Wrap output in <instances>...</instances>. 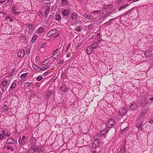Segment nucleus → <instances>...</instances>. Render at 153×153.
<instances>
[{
    "instance_id": "obj_61",
    "label": "nucleus",
    "mask_w": 153,
    "mask_h": 153,
    "mask_svg": "<svg viewBox=\"0 0 153 153\" xmlns=\"http://www.w3.org/2000/svg\"><path fill=\"white\" fill-rule=\"evenodd\" d=\"M45 62H43V63H42L41 64V65H45V64L44 63Z\"/></svg>"
},
{
    "instance_id": "obj_32",
    "label": "nucleus",
    "mask_w": 153,
    "mask_h": 153,
    "mask_svg": "<svg viewBox=\"0 0 153 153\" xmlns=\"http://www.w3.org/2000/svg\"><path fill=\"white\" fill-rule=\"evenodd\" d=\"M34 149L35 150V153L40 152L42 150V148L40 147H37L36 148H34Z\"/></svg>"
},
{
    "instance_id": "obj_15",
    "label": "nucleus",
    "mask_w": 153,
    "mask_h": 153,
    "mask_svg": "<svg viewBox=\"0 0 153 153\" xmlns=\"http://www.w3.org/2000/svg\"><path fill=\"white\" fill-rule=\"evenodd\" d=\"M60 90L64 92L67 91L68 89V88L67 86L65 85H63L60 87Z\"/></svg>"
},
{
    "instance_id": "obj_24",
    "label": "nucleus",
    "mask_w": 153,
    "mask_h": 153,
    "mask_svg": "<svg viewBox=\"0 0 153 153\" xmlns=\"http://www.w3.org/2000/svg\"><path fill=\"white\" fill-rule=\"evenodd\" d=\"M35 150L34 148H29L27 151V153H35Z\"/></svg>"
},
{
    "instance_id": "obj_14",
    "label": "nucleus",
    "mask_w": 153,
    "mask_h": 153,
    "mask_svg": "<svg viewBox=\"0 0 153 153\" xmlns=\"http://www.w3.org/2000/svg\"><path fill=\"white\" fill-rule=\"evenodd\" d=\"M56 32L57 30L55 29L51 30L48 32L47 35L48 37L51 36H53V32L54 33H56Z\"/></svg>"
},
{
    "instance_id": "obj_25",
    "label": "nucleus",
    "mask_w": 153,
    "mask_h": 153,
    "mask_svg": "<svg viewBox=\"0 0 153 153\" xmlns=\"http://www.w3.org/2000/svg\"><path fill=\"white\" fill-rule=\"evenodd\" d=\"M94 48H87L86 49L87 53L88 54H90L93 51Z\"/></svg>"
},
{
    "instance_id": "obj_49",
    "label": "nucleus",
    "mask_w": 153,
    "mask_h": 153,
    "mask_svg": "<svg viewBox=\"0 0 153 153\" xmlns=\"http://www.w3.org/2000/svg\"><path fill=\"white\" fill-rule=\"evenodd\" d=\"M100 12V11L99 10H95L92 13H99Z\"/></svg>"
},
{
    "instance_id": "obj_48",
    "label": "nucleus",
    "mask_w": 153,
    "mask_h": 153,
    "mask_svg": "<svg viewBox=\"0 0 153 153\" xmlns=\"http://www.w3.org/2000/svg\"><path fill=\"white\" fill-rule=\"evenodd\" d=\"M25 80L23 81L22 80H20L19 81L18 83L19 84H20L22 83L23 82H25Z\"/></svg>"
},
{
    "instance_id": "obj_22",
    "label": "nucleus",
    "mask_w": 153,
    "mask_h": 153,
    "mask_svg": "<svg viewBox=\"0 0 153 153\" xmlns=\"http://www.w3.org/2000/svg\"><path fill=\"white\" fill-rule=\"evenodd\" d=\"M27 26L28 27V29L30 30H33L35 29L33 25L31 24H27Z\"/></svg>"
},
{
    "instance_id": "obj_46",
    "label": "nucleus",
    "mask_w": 153,
    "mask_h": 153,
    "mask_svg": "<svg viewBox=\"0 0 153 153\" xmlns=\"http://www.w3.org/2000/svg\"><path fill=\"white\" fill-rule=\"evenodd\" d=\"M3 108L4 109H5V111H7V105H4L3 106Z\"/></svg>"
},
{
    "instance_id": "obj_7",
    "label": "nucleus",
    "mask_w": 153,
    "mask_h": 153,
    "mask_svg": "<svg viewBox=\"0 0 153 153\" xmlns=\"http://www.w3.org/2000/svg\"><path fill=\"white\" fill-rule=\"evenodd\" d=\"M2 133L4 136L7 137H9L10 135V132L8 129H4L3 130Z\"/></svg>"
},
{
    "instance_id": "obj_20",
    "label": "nucleus",
    "mask_w": 153,
    "mask_h": 153,
    "mask_svg": "<svg viewBox=\"0 0 153 153\" xmlns=\"http://www.w3.org/2000/svg\"><path fill=\"white\" fill-rule=\"evenodd\" d=\"M45 31V29L42 27H40L38 28L37 32L38 33L42 34L44 33Z\"/></svg>"
},
{
    "instance_id": "obj_62",
    "label": "nucleus",
    "mask_w": 153,
    "mask_h": 153,
    "mask_svg": "<svg viewBox=\"0 0 153 153\" xmlns=\"http://www.w3.org/2000/svg\"><path fill=\"white\" fill-rule=\"evenodd\" d=\"M6 17H7V18H8V19H10V17L9 16H7Z\"/></svg>"
},
{
    "instance_id": "obj_43",
    "label": "nucleus",
    "mask_w": 153,
    "mask_h": 153,
    "mask_svg": "<svg viewBox=\"0 0 153 153\" xmlns=\"http://www.w3.org/2000/svg\"><path fill=\"white\" fill-rule=\"evenodd\" d=\"M128 126L127 127L123 129V132H124V133L126 132L128 130Z\"/></svg>"
},
{
    "instance_id": "obj_13",
    "label": "nucleus",
    "mask_w": 153,
    "mask_h": 153,
    "mask_svg": "<svg viewBox=\"0 0 153 153\" xmlns=\"http://www.w3.org/2000/svg\"><path fill=\"white\" fill-rule=\"evenodd\" d=\"M109 130V129L106 128V127L104 130L101 131L100 133V135L101 136L105 135L106 133H108Z\"/></svg>"
},
{
    "instance_id": "obj_39",
    "label": "nucleus",
    "mask_w": 153,
    "mask_h": 153,
    "mask_svg": "<svg viewBox=\"0 0 153 153\" xmlns=\"http://www.w3.org/2000/svg\"><path fill=\"white\" fill-rule=\"evenodd\" d=\"M144 114H143V113H141L140 114V115L138 117V119H141L142 118L143 116H144Z\"/></svg>"
},
{
    "instance_id": "obj_3",
    "label": "nucleus",
    "mask_w": 153,
    "mask_h": 153,
    "mask_svg": "<svg viewBox=\"0 0 153 153\" xmlns=\"http://www.w3.org/2000/svg\"><path fill=\"white\" fill-rule=\"evenodd\" d=\"M27 140L25 137L24 136L22 137H20L18 140L20 146H22L24 145Z\"/></svg>"
},
{
    "instance_id": "obj_28",
    "label": "nucleus",
    "mask_w": 153,
    "mask_h": 153,
    "mask_svg": "<svg viewBox=\"0 0 153 153\" xmlns=\"http://www.w3.org/2000/svg\"><path fill=\"white\" fill-rule=\"evenodd\" d=\"M62 14L65 16H66L68 14V11L67 10H64L62 12Z\"/></svg>"
},
{
    "instance_id": "obj_19",
    "label": "nucleus",
    "mask_w": 153,
    "mask_h": 153,
    "mask_svg": "<svg viewBox=\"0 0 153 153\" xmlns=\"http://www.w3.org/2000/svg\"><path fill=\"white\" fill-rule=\"evenodd\" d=\"M152 51H145V55L146 57H150L152 56Z\"/></svg>"
},
{
    "instance_id": "obj_47",
    "label": "nucleus",
    "mask_w": 153,
    "mask_h": 153,
    "mask_svg": "<svg viewBox=\"0 0 153 153\" xmlns=\"http://www.w3.org/2000/svg\"><path fill=\"white\" fill-rule=\"evenodd\" d=\"M30 48H28V49H27L26 51V54H29L30 53Z\"/></svg>"
},
{
    "instance_id": "obj_1",
    "label": "nucleus",
    "mask_w": 153,
    "mask_h": 153,
    "mask_svg": "<svg viewBox=\"0 0 153 153\" xmlns=\"http://www.w3.org/2000/svg\"><path fill=\"white\" fill-rule=\"evenodd\" d=\"M12 11L14 14L16 15H18L19 13H21V9L16 4L12 6Z\"/></svg>"
},
{
    "instance_id": "obj_56",
    "label": "nucleus",
    "mask_w": 153,
    "mask_h": 153,
    "mask_svg": "<svg viewBox=\"0 0 153 153\" xmlns=\"http://www.w3.org/2000/svg\"><path fill=\"white\" fill-rule=\"evenodd\" d=\"M39 56H36V60L39 61Z\"/></svg>"
},
{
    "instance_id": "obj_30",
    "label": "nucleus",
    "mask_w": 153,
    "mask_h": 153,
    "mask_svg": "<svg viewBox=\"0 0 153 153\" xmlns=\"http://www.w3.org/2000/svg\"><path fill=\"white\" fill-rule=\"evenodd\" d=\"M148 101L147 99H144L143 101L142 102L141 104L142 106L146 105L147 104Z\"/></svg>"
},
{
    "instance_id": "obj_33",
    "label": "nucleus",
    "mask_w": 153,
    "mask_h": 153,
    "mask_svg": "<svg viewBox=\"0 0 153 153\" xmlns=\"http://www.w3.org/2000/svg\"><path fill=\"white\" fill-rule=\"evenodd\" d=\"M28 75V73H25L22 74L20 76V78L21 79L25 77Z\"/></svg>"
},
{
    "instance_id": "obj_37",
    "label": "nucleus",
    "mask_w": 153,
    "mask_h": 153,
    "mask_svg": "<svg viewBox=\"0 0 153 153\" xmlns=\"http://www.w3.org/2000/svg\"><path fill=\"white\" fill-rule=\"evenodd\" d=\"M55 19L56 20L59 21L61 19V17L59 15H57L56 16Z\"/></svg>"
},
{
    "instance_id": "obj_63",
    "label": "nucleus",
    "mask_w": 153,
    "mask_h": 153,
    "mask_svg": "<svg viewBox=\"0 0 153 153\" xmlns=\"http://www.w3.org/2000/svg\"><path fill=\"white\" fill-rule=\"evenodd\" d=\"M92 153H96V151H93Z\"/></svg>"
},
{
    "instance_id": "obj_9",
    "label": "nucleus",
    "mask_w": 153,
    "mask_h": 153,
    "mask_svg": "<svg viewBox=\"0 0 153 153\" xmlns=\"http://www.w3.org/2000/svg\"><path fill=\"white\" fill-rule=\"evenodd\" d=\"M25 55V51L24 50H20L18 53V56L20 58H22Z\"/></svg>"
},
{
    "instance_id": "obj_57",
    "label": "nucleus",
    "mask_w": 153,
    "mask_h": 153,
    "mask_svg": "<svg viewBox=\"0 0 153 153\" xmlns=\"http://www.w3.org/2000/svg\"><path fill=\"white\" fill-rule=\"evenodd\" d=\"M5 1V0H0V3H4Z\"/></svg>"
},
{
    "instance_id": "obj_64",
    "label": "nucleus",
    "mask_w": 153,
    "mask_h": 153,
    "mask_svg": "<svg viewBox=\"0 0 153 153\" xmlns=\"http://www.w3.org/2000/svg\"><path fill=\"white\" fill-rule=\"evenodd\" d=\"M145 110H146V111H147H147H148V110H148V108H147L146 109H145Z\"/></svg>"
},
{
    "instance_id": "obj_31",
    "label": "nucleus",
    "mask_w": 153,
    "mask_h": 153,
    "mask_svg": "<svg viewBox=\"0 0 153 153\" xmlns=\"http://www.w3.org/2000/svg\"><path fill=\"white\" fill-rule=\"evenodd\" d=\"M61 2L62 4V6H66L67 3V0H61Z\"/></svg>"
},
{
    "instance_id": "obj_52",
    "label": "nucleus",
    "mask_w": 153,
    "mask_h": 153,
    "mask_svg": "<svg viewBox=\"0 0 153 153\" xmlns=\"http://www.w3.org/2000/svg\"><path fill=\"white\" fill-rule=\"evenodd\" d=\"M71 56L70 53H68L66 55V57H67L69 58Z\"/></svg>"
},
{
    "instance_id": "obj_50",
    "label": "nucleus",
    "mask_w": 153,
    "mask_h": 153,
    "mask_svg": "<svg viewBox=\"0 0 153 153\" xmlns=\"http://www.w3.org/2000/svg\"><path fill=\"white\" fill-rule=\"evenodd\" d=\"M149 123L151 124L153 123V118L151 119L149 121Z\"/></svg>"
},
{
    "instance_id": "obj_42",
    "label": "nucleus",
    "mask_w": 153,
    "mask_h": 153,
    "mask_svg": "<svg viewBox=\"0 0 153 153\" xmlns=\"http://www.w3.org/2000/svg\"><path fill=\"white\" fill-rule=\"evenodd\" d=\"M4 135L2 134H0V139H3L4 137Z\"/></svg>"
},
{
    "instance_id": "obj_35",
    "label": "nucleus",
    "mask_w": 153,
    "mask_h": 153,
    "mask_svg": "<svg viewBox=\"0 0 153 153\" xmlns=\"http://www.w3.org/2000/svg\"><path fill=\"white\" fill-rule=\"evenodd\" d=\"M47 44L45 42H43L42 43L41 45V48H44V47H47Z\"/></svg>"
},
{
    "instance_id": "obj_38",
    "label": "nucleus",
    "mask_w": 153,
    "mask_h": 153,
    "mask_svg": "<svg viewBox=\"0 0 153 153\" xmlns=\"http://www.w3.org/2000/svg\"><path fill=\"white\" fill-rule=\"evenodd\" d=\"M64 62V60H60L57 63V65H59V66H60L62 64L63 62Z\"/></svg>"
},
{
    "instance_id": "obj_6",
    "label": "nucleus",
    "mask_w": 153,
    "mask_h": 153,
    "mask_svg": "<svg viewBox=\"0 0 153 153\" xmlns=\"http://www.w3.org/2000/svg\"><path fill=\"white\" fill-rule=\"evenodd\" d=\"M127 111L126 108H123L120 110L118 114L120 115H123L127 113Z\"/></svg>"
},
{
    "instance_id": "obj_60",
    "label": "nucleus",
    "mask_w": 153,
    "mask_h": 153,
    "mask_svg": "<svg viewBox=\"0 0 153 153\" xmlns=\"http://www.w3.org/2000/svg\"><path fill=\"white\" fill-rule=\"evenodd\" d=\"M70 45H71V44H68V48H69L70 46Z\"/></svg>"
},
{
    "instance_id": "obj_41",
    "label": "nucleus",
    "mask_w": 153,
    "mask_h": 153,
    "mask_svg": "<svg viewBox=\"0 0 153 153\" xmlns=\"http://www.w3.org/2000/svg\"><path fill=\"white\" fill-rule=\"evenodd\" d=\"M142 124H140L139 125H138V124H137L136 126L138 129H141L142 128Z\"/></svg>"
},
{
    "instance_id": "obj_59",
    "label": "nucleus",
    "mask_w": 153,
    "mask_h": 153,
    "mask_svg": "<svg viewBox=\"0 0 153 153\" xmlns=\"http://www.w3.org/2000/svg\"><path fill=\"white\" fill-rule=\"evenodd\" d=\"M11 148V147L10 146H7V149H10V148Z\"/></svg>"
},
{
    "instance_id": "obj_55",
    "label": "nucleus",
    "mask_w": 153,
    "mask_h": 153,
    "mask_svg": "<svg viewBox=\"0 0 153 153\" xmlns=\"http://www.w3.org/2000/svg\"><path fill=\"white\" fill-rule=\"evenodd\" d=\"M95 45L94 43H93L92 44V48H96V47L95 46H94V45Z\"/></svg>"
},
{
    "instance_id": "obj_11",
    "label": "nucleus",
    "mask_w": 153,
    "mask_h": 153,
    "mask_svg": "<svg viewBox=\"0 0 153 153\" xmlns=\"http://www.w3.org/2000/svg\"><path fill=\"white\" fill-rule=\"evenodd\" d=\"M1 84L3 86L7 88L10 84V82H8L7 80H4L2 82Z\"/></svg>"
},
{
    "instance_id": "obj_51",
    "label": "nucleus",
    "mask_w": 153,
    "mask_h": 153,
    "mask_svg": "<svg viewBox=\"0 0 153 153\" xmlns=\"http://www.w3.org/2000/svg\"><path fill=\"white\" fill-rule=\"evenodd\" d=\"M50 65H48L46 66L45 67V69H47L49 68H50Z\"/></svg>"
},
{
    "instance_id": "obj_5",
    "label": "nucleus",
    "mask_w": 153,
    "mask_h": 153,
    "mask_svg": "<svg viewBox=\"0 0 153 153\" xmlns=\"http://www.w3.org/2000/svg\"><path fill=\"white\" fill-rule=\"evenodd\" d=\"M7 142L9 144H17V141L13 138H10L7 139Z\"/></svg>"
},
{
    "instance_id": "obj_45",
    "label": "nucleus",
    "mask_w": 153,
    "mask_h": 153,
    "mask_svg": "<svg viewBox=\"0 0 153 153\" xmlns=\"http://www.w3.org/2000/svg\"><path fill=\"white\" fill-rule=\"evenodd\" d=\"M75 30L78 32H79L80 30V28L79 27H77L75 29Z\"/></svg>"
},
{
    "instance_id": "obj_53",
    "label": "nucleus",
    "mask_w": 153,
    "mask_h": 153,
    "mask_svg": "<svg viewBox=\"0 0 153 153\" xmlns=\"http://www.w3.org/2000/svg\"><path fill=\"white\" fill-rule=\"evenodd\" d=\"M40 68H41V70H40V71H44L46 69H45V67H42Z\"/></svg>"
},
{
    "instance_id": "obj_26",
    "label": "nucleus",
    "mask_w": 153,
    "mask_h": 153,
    "mask_svg": "<svg viewBox=\"0 0 153 153\" xmlns=\"http://www.w3.org/2000/svg\"><path fill=\"white\" fill-rule=\"evenodd\" d=\"M83 16L85 18L88 19H92V16H91L86 13L84 14Z\"/></svg>"
},
{
    "instance_id": "obj_16",
    "label": "nucleus",
    "mask_w": 153,
    "mask_h": 153,
    "mask_svg": "<svg viewBox=\"0 0 153 153\" xmlns=\"http://www.w3.org/2000/svg\"><path fill=\"white\" fill-rule=\"evenodd\" d=\"M129 4H126L124 5H123L121 6H120L118 8V11H120L126 8L127 7L129 6Z\"/></svg>"
},
{
    "instance_id": "obj_54",
    "label": "nucleus",
    "mask_w": 153,
    "mask_h": 153,
    "mask_svg": "<svg viewBox=\"0 0 153 153\" xmlns=\"http://www.w3.org/2000/svg\"><path fill=\"white\" fill-rule=\"evenodd\" d=\"M146 112H147V111H146V110H144L141 113H143V114L145 115Z\"/></svg>"
},
{
    "instance_id": "obj_17",
    "label": "nucleus",
    "mask_w": 153,
    "mask_h": 153,
    "mask_svg": "<svg viewBox=\"0 0 153 153\" xmlns=\"http://www.w3.org/2000/svg\"><path fill=\"white\" fill-rule=\"evenodd\" d=\"M58 48H56V49L53 52L54 55L53 56V57L54 58V59L57 58L59 56V53H56L57 51H58Z\"/></svg>"
},
{
    "instance_id": "obj_34",
    "label": "nucleus",
    "mask_w": 153,
    "mask_h": 153,
    "mask_svg": "<svg viewBox=\"0 0 153 153\" xmlns=\"http://www.w3.org/2000/svg\"><path fill=\"white\" fill-rule=\"evenodd\" d=\"M37 36L36 35H35L34 36L32 37L31 41L33 43H34L36 41V39H37Z\"/></svg>"
},
{
    "instance_id": "obj_29",
    "label": "nucleus",
    "mask_w": 153,
    "mask_h": 153,
    "mask_svg": "<svg viewBox=\"0 0 153 153\" xmlns=\"http://www.w3.org/2000/svg\"><path fill=\"white\" fill-rule=\"evenodd\" d=\"M33 68L36 71L39 72H40V70H41V68L35 65L33 66Z\"/></svg>"
},
{
    "instance_id": "obj_18",
    "label": "nucleus",
    "mask_w": 153,
    "mask_h": 153,
    "mask_svg": "<svg viewBox=\"0 0 153 153\" xmlns=\"http://www.w3.org/2000/svg\"><path fill=\"white\" fill-rule=\"evenodd\" d=\"M113 7V5L111 4L109 5H104L103 6V9L105 10H110Z\"/></svg>"
},
{
    "instance_id": "obj_10",
    "label": "nucleus",
    "mask_w": 153,
    "mask_h": 153,
    "mask_svg": "<svg viewBox=\"0 0 153 153\" xmlns=\"http://www.w3.org/2000/svg\"><path fill=\"white\" fill-rule=\"evenodd\" d=\"M137 107V105L136 103H132L130 107V109L131 110H136Z\"/></svg>"
},
{
    "instance_id": "obj_4",
    "label": "nucleus",
    "mask_w": 153,
    "mask_h": 153,
    "mask_svg": "<svg viewBox=\"0 0 153 153\" xmlns=\"http://www.w3.org/2000/svg\"><path fill=\"white\" fill-rule=\"evenodd\" d=\"M100 141L99 139H96L94 140L92 144V147L94 148H96L100 144Z\"/></svg>"
},
{
    "instance_id": "obj_21",
    "label": "nucleus",
    "mask_w": 153,
    "mask_h": 153,
    "mask_svg": "<svg viewBox=\"0 0 153 153\" xmlns=\"http://www.w3.org/2000/svg\"><path fill=\"white\" fill-rule=\"evenodd\" d=\"M36 140L33 138H31L30 140V142L31 143V144L33 145L35 144L36 143Z\"/></svg>"
},
{
    "instance_id": "obj_40",
    "label": "nucleus",
    "mask_w": 153,
    "mask_h": 153,
    "mask_svg": "<svg viewBox=\"0 0 153 153\" xmlns=\"http://www.w3.org/2000/svg\"><path fill=\"white\" fill-rule=\"evenodd\" d=\"M42 79V77L41 76H39L37 77L36 80L38 81H40Z\"/></svg>"
},
{
    "instance_id": "obj_12",
    "label": "nucleus",
    "mask_w": 153,
    "mask_h": 153,
    "mask_svg": "<svg viewBox=\"0 0 153 153\" xmlns=\"http://www.w3.org/2000/svg\"><path fill=\"white\" fill-rule=\"evenodd\" d=\"M17 82V80H14L11 86L10 87V89L11 90H13L14 88H15L16 83Z\"/></svg>"
},
{
    "instance_id": "obj_23",
    "label": "nucleus",
    "mask_w": 153,
    "mask_h": 153,
    "mask_svg": "<svg viewBox=\"0 0 153 153\" xmlns=\"http://www.w3.org/2000/svg\"><path fill=\"white\" fill-rule=\"evenodd\" d=\"M77 14L75 12H74L72 14L71 18L73 20H75L77 18Z\"/></svg>"
},
{
    "instance_id": "obj_2",
    "label": "nucleus",
    "mask_w": 153,
    "mask_h": 153,
    "mask_svg": "<svg viewBox=\"0 0 153 153\" xmlns=\"http://www.w3.org/2000/svg\"><path fill=\"white\" fill-rule=\"evenodd\" d=\"M115 123L114 120L113 119H109L106 123V128H108L110 130Z\"/></svg>"
},
{
    "instance_id": "obj_27",
    "label": "nucleus",
    "mask_w": 153,
    "mask_h": 153,
    "mask_svg": "<svg viewBox=\"0 0 153 153\" xmlns=\"http://www.w3.org/2000/svg\"><path fill=\"white\" fill-rule=\"evenodd\" d=\"M53 92V90H48L47 93L46 94V96L47 97H50L51 95Z\"/></svg>"
},
{
    "instance_id": "obj_58",
    "label": "nucleus",
    "mask_w": 153,
    "mask_h": 153,
    "mask_svg": "<svg viewBox=\"0 0 153 153\" xmlns=\"http://www.w3.org/2000/svg\"><path fill=\"white\" fill-rule=\"evenodd\" d=\"M149 100L153 101V97H152L150 98Z\"/></svg>"
},
{
    "instance_id": "obj_8",
    "label": "nucleus",
    "mask_w": 153,
    "mask_h": 153,
    "mask_svg": "<svg viewBox=\"0 0 153 153\" xmlns=\"http://www.w3.org/2000/svg\"><path fill=\"white\" fill-rule=\"evenodd\" d=\"M50 10V6H47L46 7L45 10H44V13L46 17H47L48 15Z\"/></svg>"
},
{
    "instance_id": "obj_44",
    "label": "nucleus",
    "mask_w": 153,
    "mask_h": 153,
    "mask_svg": "<svg viewBox=\"0 0 153 153\" xmlns=\"http://www.w3.org/2000/svg\"><path fill=\"white\" fill-rule=\"evenodd\" d=\"M49 71H46L43 74V75L45 76L47 75H48L49 73Z\"/></svg>"
},
{
    "instance_id": "obj_36",
    "label": "nucleus",
    "mask_w": 153,
    "mask_h": 153,
    "mask_svg": "<svg viewBox=\"0 0 153 153\" xmlns=\"http://www.w3.org/2000/svg\"><path fill=\"white\" fill-rule=\"evenodd\" d=\"M125 147L123 146L121 147L120 149V153H124L125 152Z\"/></svg>"
}]
</instances>
